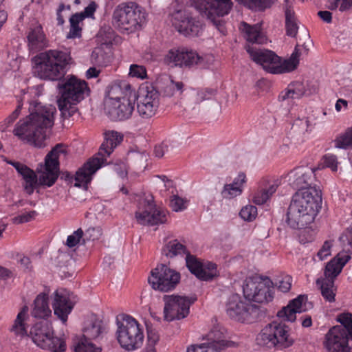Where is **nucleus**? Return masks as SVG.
<instances>
[{"mask_svg":"<svg viewBox=\"0 0 352 352\" xmlns=\"http://www.w3.org/2000/svg\"><path fill=\"white\" fill-rule=\"evenodd\" d=\"M186 201L177 195H174L170 200V206L173 211L178 212L184 210Z\"/></svg>","mask_w":352,"mask_h":352,"instance_id":"obj_51","label":"nucleus"},{"mask_svg":"<svg viewBox=\"0 0 352 352\" xmlns=\"http://www.w3.org/2000/svg\"><path fill=\"white\" fill-rule=\"evenodd\" d=\"M38 59V77L52 81L62 80L73 63L70 49L64 47L41 52Z\"/></svg>","mask_w":352,"mask_h":352,"instance_id":"obj_3","label":"nucleus"},{"mask_svg":"<svg viewBox=\"0 0 352 352\" xmlns=\"http://www.w3.org/2000/svg\"><path fill=\"white\" fill-rule=\"evenodd\" d=\"M332 246V241H326L321 249L318 252V256L320 260L324 259L327 256L330 255V250Z\"/></svg>","mask_w":352,"mask_h":352,"instance_id":"obj_59","label":"nucleus"},{"mask_svg":"<svg viewBox=\"0 0 352 352\" xmlns=\"http://www.w3.org/2000/svg\"><path fill=\"white\" fill-rule=\"evenodd\" d=\"M166 60L181 67L204 69L209 66L212 58L207 55L201 56L192 50L181 48L169 50Z\"/></svg>","mask_w":352,"mask_h":352,"instance_id":"obj_15","label":"nucleus"},{"mask_svg":"<svg viewBox=\"0 0 352 352\" xmlns=\"http://www.w3.org/2000/svg\"><path fill=\"white\" fill-rule=\"evenodd\" d=\"M135 218L141 225L153 226L166 223V214L164 210L156 207L153 198L145 199L135 212Z\"/></svg>","mask_w":352,"mask_h":352,"instance_id":"obj_21","label":"nucleus"},{"mask_svg":"<svg viewBox=\"0 0 352 352\" xmlns=\"http://www.w3.org/2000/svg\"><path fill=\"white\" fill-rule=\"evenodd\" d=\"M323 166L331 169L332 171H336L338 169L337 157L334 155H326L322 158Z\"/></svg>","mask_w":352,"mask_h":352,"instance_id":"obj_54","label":"nucleus"},{"mask_svg":"<svg viewBox=\"0 0 352 352\" xmlns=\"http://www.w3.org/2000/svg\"><path fill=\"white\" fill-rule=\"evenodd\" d=\"M116 337L122 348L134 351L142 346L143 329L135 318L126 314L119 315L116 318Z\"/></svg>","mask_w":352,"mask_h":352,"instance_id":"obj_8","label":"nucleus"},{"mask_svg":"<svg viewBox=\"0 0 352 352\" xmlns=\"http://www.w3.org/2000/svg\"><path fill=\"white\" fill-rule=\"evenodd\" d=\"M129 75L140 79L146 78V69L145 67L136 64L131 65L129 69Z\"/></svg>","mask_w":352,"mask_h":352,"instance_id":"obj_47","label":"nucleus"},{"mask_svg":"<svg viewBox=\"0 0 352 352\" xmlns=\"http://www.w3.org/2000/svg\"><path fill=\"white\" fill-rule=\"evenodd\" d=\"M318 169L319 167H299L294 169L289 174V184L297 190L316 188L313 184L316 180L315 172Z\"/></svg>","mask_w":352,"mask_h":352,"instance_id":"obj_23","label":"nucleus"},{"mask_svg":"<svg viewBox=\"0 0 352 352\" xmlns=\"http://www.w3.org/2000/svg\"><path fill=\"white\" fill-rule=\"evenodd\" d=\"M246 51L254 62L260 65L265 71L272 74L291 72L295 70L299 64L300 52L298 45L290 57L284 60L274 52L267 49L248 46L246 47Z\"/></svg>","mask_w":352,"mask_h":352,"instance_id":"obj_5","label":"nucleus"},{"mask_svg":"<svg viewBox=\"0 0 352 352\" xmlns=\"http://www.w3.org/2000/svg\"><path fill=\"white\" fill-rule=\"evenodd\" d=\"M278 186L279 182L274 181L268 188H262L256 192L253 197L254 203L257 205H262L267 202L271 196L276 191Z\"/></svg>","mask_w":352,"mask_h":352,"instance_id":"obj_36","label":"nucleus"},{"mask_svg":"<svg viewBox=\"0 0 352 352\" xmlns=\"http://www.w3.org/2000/svg\"><path fill=\"white\" fill-rule=\"evenodd\" d=\"M36 215L37 212L35 210H32L16 217L14 219V222L16 223H27L34 219Z\"/></svg>","mask_w":352,"mask_h":352,"instance_id":"obj_57","label":"nucleus"},{"mask_svg":"<svg viewBox=\"0 0 352 352\" xmlns=\"http://www.w3.org/2000/svg\"><path fill=\"white\" fill-rule=\"evenodd\" d=\"M214 94L215 90L212 89H201L192 93L191 100L194 104H199L206 100H210Z\"/></svg>","mask_w":352,"mask_h":352,"instance_id":"obj_40","label":"nucleus"},{"mask_svg":"<svg viewBox=\"0 0 352 352\" xmlns=\"http://www.w3.org/2000/svg\"><path fill=\"white\" fill-rule=\"evenodd\" d=\"M163 300L164 319L167 321H173L186 318L189 314L190 306L197 300V297L164 295Z\"/></svg>","mask_w":352,"mask_h":352,"instance_id":"obj_18","label":"nucleus"},{"mask_svg":"<svg viewBox=\"0 0 352 352\" xmlns=\"http://www.w3.org/2000/svg\"><path fill=\"white\" fill-rule=\"evenodd\" d=\"M27 38L28 48L32 52L40 51L47 46V40L42 25L36 21L30 24Z\"/></svg>","mask_w":352,"mask_h":352,"instance_id":"obj_26","label":"nucleus"},{"mask_svg":"<svg viewBox=\"0 0 352 352\" xmlns=\"http://www.w3.org/2000/svg\"><path fill=\"white\" fill-rule=\"evenodd\" d=\"M246 182V176L243 173H240L234 178L233 182L230 184H226L221 191V195L225 199H232L242 192V186Z\"/></svg>","mask_w":352,"mask_h":352,"instance_id":"obj_33","label":"nucleus"},{"mask_svg":"<svg viewBox=\"0 0 352 352\" xmlns=\"http://www.w3.org/2000/svg\"><path fill=\"white\" fill-rule=\"evenodd\" d=\"M119 92H121L119 86H112L108 92L109 100L105 104L106 113L113 121L129 118L134 110L135 103L130 95L117 96Z\"/></svg>","mask_w":352,"mask_h":352,"instance_id":"obj_12","label":"nucleus"},{"mask_svg":"<svg viewBox=\"0 0 352 352\" xmlns=\"http://www.w3.org/2000/svg\"><path fill=\"white\" fill-rule=\"evenodd\" d=\"M285 22L296 21L295 12L292 9L293 0H285Z\"/></svg>","mask_w":352,"mask_h":352,"instance_id":"obj_52","label":"nucleus"},{"mask_svg":"<svg viewBox=\"0 0 352 352\" xmlns=\"http://www.w3.org/2000/svg\"><path fill=\"white\" fill-rule=\"evenodd\" d=\"M186 352H216V349L208 346L206 343L191 344L187 348Z\"/></svg>","mask_w":352,"mask_h":352,"instance_id":"obj_56","label":"nucleus"},{"mask_svg":"<svg viewBox=\"0 0 352 352\" xmlns=\"http://www.w3.org/2000/svg\"><path fill=\"white\" fill-rule=\"evenodd\" d=\"M61 154H67L65 146L63 144H56L47 154L45 157L44 171L38 178L40 186L50 187L54 184L59 175L58 158Z\"/></svg>","mask_w":352,"mask_h":352,"instance_id":"obj_20","label":"nucleus"},{"mask_svg":"<svg viewBox=\"0 0 352 352\" xmlns=\"http://www.w3.org/2000/svg\"><path fill=\"white\" fill-rule=\"evenodd\" d=\"M189 251L177 239L166 242L162 249V254L168 258H174L179 255H186Z\"/></svg>","mask_w":352,"mask_h":352,"instance_id":"obj_34","label":"nucleus"},{"mask_svg":"<svg viewBox=\"0 0 352 352\" xmlns=\"http://www.w3.org/2000/svg\"><path fill=\"white\" fill-rule=\"evenodd\" d=\"M102 321L96 316H91L85 323L82 340H91L99 338L102 333Z\"/></svg>","mask_w":352,"mask_h":352,"instance_id":"obj_31","label":"nucleus"},{"mask_svg":"<svg viewBox=\"0 0 352 352\" xmlns=\"http://www.w3.org/2000/svg\"><path fill=\"white\" fill-rule=\"evenodd\" d=\"M130 96L133 102L137 100L138 102L155 103L159 105V93L152 85H144L139 88L138 94L135 91H130Z\"/></svg>","mask_w":352,"mask_h":352,"instance_id":"obj_29","label":"nucleus"},{"mask_svg":"<svg viewBox=\"0 0 352 352\" xmlns=\"http://www.w3.org/2000/svg\"><path fill=\"white\" fill-rule=\"evenodd\" d=\"M58 81L57 87L60 94L57 100L58 107L61 116L69 118L77 112L76 104L85 98L89 89L85 80L78 79L74 76Z\"/></svg>","mask_w":352,"mask_h":352,"instance_id":"obj_6","label":"nucleus"},{"mask_svg":"<svg viewBox=\"0 0 352 352\" xmlns=\"http://www.w3.org/2000/svg\"><path fill=\"white\" fill-rule=\"evenodd\" d=\"M48 294L45 292L39 294L34 300L31 315L36 318L46 319L52 314L49 306Z\"/></svg>","mask_w":352,"mask_h":352,"instance_id":"obj_30","label":"nucleus"},{"mask_svg":"<svg viewBox=\"0 0 352 352\" xmlns=\"http://www.w3.org/2000/svg\"><path fill=\"white\" fill-rule=\"evenodd\" d=\"M348 331L344 328L332 327L325 335L324 346L328 352H350L351 347L349 344L350 336L346 334Z\"/></svg>","mask_w":352,"mask_h":352,"instance_id":"obj_22","label":"nucleus"},{"mask_svg":"<svg viewBox=\"0 0 352 352\" xmlns=\"http://www.w3.org/2000/svg\"><path fill=\"white\" fill-rule=\"evenodd\" d=\"M28 310V309L26 306L22 308L21 311L17 314L16 318L10 328V331L16 336L20 337L21 338L28 337L29 334L26 329L25 323Z\"/></svg>","mask_w":352,"mask_h":352,"instance_id":"obj_35","label":"nucleus"},{"mask_svg":"<svg viewBox=\"0 0 352 352\" xmlns=\"http://www.w3.org/2000/svg\"><path fill=\"white\" fill-rule=\"evenodd\" d=\"M74 303L64 291L56 290L53 294L54 314L63 323L67 321L68 316L74 308Z\"/></svg>","mask_w":352,"mask_h":352,"instance_id":"obj_24","label":"nucleus"},{"mask_svg":"<svg viewBox=\"0 0 352 352\" xmlns=\"http://www.w3.org/2000/svg\"><path fill=\"white\" fill-rule=\"evenodd\" d=\"M189 3L202 18L218 28L221 25L219 18L228 14L233 6L232 0H189Z\"/></svg>","mask_w":352,"mask_h":352,"instance_id":"obj_13","label":"nucleus"},{"mask_svg":"<svg viewBox=\"0 0 352 352\" xmlns=\"http://www.w3.org/2000/svg\"><path fill=\"white\" fill-rule=\"evenodd\" d=\"M336 147L346 149L352 146V127L348 129L346 132L337 138L335 140Z\"/></svg>","mask_w":352,"mask_h":352,"instance_id":"obj_42","label":"nucleus"},{"mask_svg":"<svg viewBox=\"0 0 352 352\" xmlns=\"http://www.w3.org/2000/svg\"><path fill=\"white\" fill-rule=\"evenodd\" d=\"M241 29L245 34V38L250 43L263 44L267 41L265 36L261 31V25L258 23L250 25L242 22Z\"/></svg>","mask_w":352,"mask_h":352,"instance_id":"obj_32","label":"nucleus"},{"mask_svg":"<svg viewBox=\"0 0 352 352\" xmlns=\"http://www.w3.org/2000/svg\"><path fill=\"white\" fill-rule=\"evenodd\" d=\"M21 176L24 180L23 184L24 190L29 195H32L34 189L40 186L37 175L34 170L29 168L28 170L25 171Z\"/></svg>","mask_w":352,"mask_h":352,"instance_id":"obj_37","label":"nucleus"},{"mask_svg":"<svg viewBox=\"0 0 352 352\" xmlns=\"http://www.w3.org/2000/svg\"><path fill=\"white\" fill-rule=\"evenodd\" d=\"M28 337L40 349L47 350L54 349L56 344L63 349V340L54 335V331L51 322L43 320L33 324L29 331Z\"/></svg>","mask_w":352,"mask_h":352,"instance_id":"obj_17","label":"nucleus"},{"mask_svg":"<svg viewBox=\"0 0 352 352\" xmlns=\"http://www.w3.org/2000/svg\"><path fill=\"white\" fill-rule=\"evenodd\" d=\"M256 340L258 345L278 349L287 348L294 342L289 338L288 327L276 321L266 325L257 336Z\"/></svg>","mask_w":352,"mask_h":352,"instance_id":"obj_11","label":"nucleus"},{"mask_svg":"<svg viewBox=\"0 0 352 352\" xmlns=\"http://www.w3.org/2000/svg\"><path fill=\"white\" fill-rule=\"evenodd\" d=\"M180 278L181 275L178 272L165 264H160L151 270L148 281L153 289L169 292L175 289Z\"/></svg>","mask_w":352,"mask_h":352,"instance_id":"obj_16","label":"nucleus"},{"mask_svg":"<svg viewBox=\"0 0 352 352\" xmlns=\"http://www.w3.org/2000/svg\"><path fill=\"white\" fill-rule=\"evenodd\" d=\"M225 310L230 318L241 322L253 323L261 320L266 316L264 308L243 301L237 294L229 296Z\"/></svg>","mask_w":352,"mask_h":352,"instance_id":"obj_9","label":"nucleus"},{"mask_svg":"<svg viewBox=\"0 0 352 352\" xmlns=\"http://www.w3.org/2000/svg\"><path fill=\"white\" fill-rule=\"evenodd\" d=\"M91 62L94 65L104 66L107 63L104 51L100 47H96L91 52Z\"/></svg>","mask_w":352,"mask_h":352,"instance_id":"obj_44","label":"nucleus"},{"mask_svg":"<svg viewBox=\"0 0 352 352\" xmlns=\"http://www.w3.org/2000/svg\"><path fill=\"white\" fill-rule=\"evenodd\" d=\"M75 352H101L100 348L96 346L90 341L80 339L76 346L74 347Z\"/></svg>","mask_w":352,"mask_h":352,"instance_id":"obj_45","label":"nucleus"},{"mask_svg":"<svg viewBox=\"0 0 352 352\" xmlns=\"http://www.w3.org/2000/svg\"><path fill=\"white\" fill-rule=\"evenodd\" d=\"M239 214L245 221H251L257 215V208L252 205L246 206L241 210Z\"/></svg>","mask_w":352,"mask_h":352,"instance_id":"obj_46","label":"nucleus"},{"mask_svg":"<svg viewBox=\"0 0 352 352\" xmlns=\"http://www.w3.org/2000/svg\"><path fill=\"white\" fill-rule=\"evenodd\" d=\"M350 258V255L345 252L338 253L327 264L324 270L325 278L316 280V285L320 287L321 294L325 300L329 302L335 301L334 278L341 272Z\"/></svg>","mask_w":352,"mask_h":352,"instance_id":"obj_10","label":"nucleus"},{"mask_svg":"<svg viewBox=\"0 0 352 352\" xmlns=\"http://www.w3.org/2000/svg\"><path fill=\"white\" fill-rule=\"evenodd\" d=\"M169 15L175 28L186 36H196L201 32L203 23L188 8H171Z\"/></svg>","mask_w":352,"mask_h":352,"instance_id":"obj_14","label":"nucleus"},{"mask_svg":"<svg viewBox=\"0 0 352 352\" xmlns=\"http://www.w3.org/2000/svg\"><path fill=\"white\" fill-rule=\"evenodd\" d=\"M30 111L28 116L17 122L13 133L21 140L41 148L46 138V130L54 125L56 109L52 105L35 102L30 104Z\"/></svg>","mask_w":352,"mask_h":352,"instance_id":"obj_1","label":"nucleus"},{"mask_svg":"<svg viewBox=\"0 0 352 352\" xmlns=\"http://www.w3.org/2000/svg\"><path fill=\"white\" fill-rule=\"evenodd\" d=\"M185 261L187 268L199 279L210 280L214 277V274L212 272H207L206 270L204 268L201 261L189 252L186 255Z\"/></svg>","mask_w":352,"mask_h":352,"instance_id":"obj_28","label":"nucleus"},{"mask_svg":"<svg viewBox=\"0 0 352 352\" xmlns=\"http://www.w3.org/2000/svg\"><path fill=\"white\" fill-rule=\"evenodd\" d=\"M309 126V121L307 118L297 119L293 124V128H299L302 131H307Z\"/></svg>","mask_w":352,"mask_h":352,"instance_id":"obj_61","label":"nucleus"},{"mask_svg":"<svg viewBox=\"0 0 352 352\" xmlns=\"http://www.w3.org/2000/svg\"><path fill=\"white\" fill-rule=\"evenodd\" d=\"M287 35L295 37L298 33V27L296 21L285 22Z\"/></svg>","mask_w":352,"mask_h":352,"instance_id":"obj_60","label":"nucleus"},{"mask_svg":"<svg viewBox=\"0 0 352 352\" xmlns=\"http://www.w3.org/2000/svg\"><path fill=\"white\" fill-rule=\"evenodd\" d=\"M102 235L101 229L98 228H89L83 234L82 241H96L100 239Z\"/></svg>","mask_w":352,"mask_h":352,"instance_id":"obj_48","label":"nucleus"},{"mask_svg":"<svg viewBox=\"0 0 352 352\" xmlns=\"http://www.w3.org/2000/svg\"><path fill=\"white\" fill-rule=\"evenodd\" d=\"M206 339L208 341L206 344L216 349V352L236 346L234 342L226 340V329L219 324L213 327L206 335Z\"/></svg>","mask_w":352,"mask_h":352,"instance_id":"obj_25","label":"nucleus"},{"mask_svg":"<svg viewBox=\"0 0 352 352\" xmlns=\"http://www.w3.org/2000/svg\"><path fill=\"white\" fill-rule=\"evenodd\" d=\"M84 232L81 228H78L74 233L67 236V245L69 248L76 246L81 239H83Z\"/></svg>","mask_w":352,"mask_h":352,"instance_id":"obj_49","label":"nucleus"},{"mask_svg":"<svg viewBox=\"0 0 352 352\" xmlns=\"http://www.w3.org/2000/svg\"><path fill=\"white\" fill-rule=\"evenodd\" d=\"M292 99H298L305 94V89L300 82L292 83L289 85Z\"/></svg>","mask_w":352,"mask_h":352,"instance_id":"obj_50","label":"nucleus"},{"mask_svg":"<svg viewBox=\"0 0 352 352\" xmlns=\"http://www.w3.org/2000/svg\"><path fill=\"white\" fill-rule=\"evenodd\" d=\"M123 137L116 131L104 133V140L98 153L89 159L76 173L74 186L87 188L92 175L104 164H107L106 156H109L113 149L122 141Z\"/></svg>","mask_w":352,"mask_h":352,"instance_id":"obj_4","label":"nucleus"},{"mask_svg":"<svg viewBox=\"0 0 352 352\" xmlns=\"http://www.w3.org/2000/svg\"><path fill=\"white\" fill-rule=\"evenodd\" d=\"M340 239L343 243L346 241L347 244L352 249V227L348 228L346 232L340 236Z\"/></svg>","mask_w":352,"mask_h":352,"instance_id":"obj_64","label":"nucleus"},{"mask_svg":"<svg viewBox=\"0 0 352 352\" xmlns=\"http://www.w3.org/2000/svg\"><path fill=\"white\" fill-rule=\"evenodd\" d=\"M82 17V16L77 12L72 15L69 19L70 30L67 38H74L81 36L82 28L79 26V23L84 20Z\"/></svg>","mask_w":352,"mask_h":352,"instance_id":"obj_38","label":"nucleus"},{"mask_svg":"<svg viewBox=\"0 0 352 352\" xmlns=\"http://www.w3.org/2000/svg\"><path fill=\"white\" fill-rule=\"evenodd\" d=\"M98 7V6L95 1H91L82 12L77 13L82 16V18L83 19L85 18H94V15Z\"/></svg>","mask_w":352,"mask_h":352,"instance_id":"obj_55","label":"nucleus"},{"mask_svg":"<svg viewBox=\"0 0 352 352\" xmlns=\"http://www.w3.org/2000/svg\"><path fill=\"white\" fill-rule=\"evenodd\" d=\"M292 278L290 276H285L278 279L276 283L279 290L283 292H287L292 286Z\"/></svg>","mask_w":352,"mask_h":352,"instance_id":"obj_53","label":"nucleus"},{"mask_svg":"<svg viewBox=\"0 0 352 352\" xmlns=\"http://www.w3.org/2000/svg\"><path fill=\"white\" fill-rule=\"evenodd\" d=\"M145 21L144 9L135 2L121 3L113 12L112 24L123 34H128L140 29Z\"/></svg>","mask_w":352,"mask_h":352,"instance_id":"obj_7","label":"nucleus"},{"mask_svg":"<svg viewBox=\"0 0 352 352\" xmlns=\"http://www.w3.org/2000/svg\"><path fill=\"white\" fill-rule=\"evenodd\" d=\"M307 298L300 295L297 298L290 300L288 305L283 307L277 313V316L285 321L294 322L296 319V314H300L306 311L305 301Z\"/></svg>","mask_w":352,"mask_h":352,"instance_id":"obj_27","label":"nucleus"},{"mask_svg":"<svg viewBox=\"0 0 352 352\" xmlns=\"http://www.w3.org/2000/svg\"><path fill=\"white\" fill-rule=\"evenodd\" d=\"M337 320L341 325L334 326L333 327H344L348 331L346 334L350 336L352 341V314L349 313L340 314Z\"/></svg>","mask_w":352,"mask_h":352,"instance_id":"obj_43","label":"nucleus"},{"mask_svg":"<svg viewBox=\"0 0 352 352\" xmlns=\"http://www.w3.org/2000/svg\"><path fill=\"white\" fill-rule=\"evenodd\" d=\"M100 34L101 36L105 35V42L111 41L115 36L114 31L110 27H107L102 28L100 31Z\"/></svg>","mask_w":352,"mask_h":352,"instance_id":"obj_63","label":"nucleus"},{"mask_svg":"<svg viewBox=\"0 0 352 352\" xmlns=\"http://www.w3.org/2000/svg\"><path fill=\"white\" fill-rule=\"evenodd\" d=\"M272 283L267 278L265 280L248 278L243 285L244 297L258 303H267L272 300Z\"/></svg>","mask_w":352,"mask_h":352,"instance_id":"obj_19","label":"nucleus"},{"mask_svg":"<svg viewBox=\"0 0 352 352\" xmlns=\"http://www.w3.org/2000/svg\"><path fill=\"white\" fill-rule=\"evenodd\" d=\"M236 1L255 10H264L270 6V0H236Z\"/></svg>","mask_w":352,"mask_h":352,"instance_id":"obj_41","label":"nucleus"},{"mask_svg":"<svg viewBox=\"0 0 352 352\" xmlns=\"http://www.w3.org/2000/svg\"><path fill=\"white\" fill-rule=\"evenodd\" d=\"M322 205L319 188L297 190L293 195L287 212L286 222L293 229H302L311 223Z\"/></svg>","mask_w":352,"mask_h":352,"instance_id":"obj_2","label":"nucleus"},{"mask_svg":"<svg viewBox=\"0 0 352 352\" xmlns=\"http://www.w3.org/2000/svg\"><path fill=\"white\" fill-rule=\"evenodd\" d=\"M159 105L155 103L151 104L148 102H137V109L140 116L144 119H148L153 117L158 108Z\"/></svg>","mask_w":352,"mask_h":352,"instance_id":"obj_39","label":"nucleus"},{"mask_svg":"<svg viewBox=\"0 0 352 352\" xmlns=\"http://www.w3.org/2000/svg\"><path fill=\"white\" fill-rule=\"evenodd\" d=\"M129 155L133 160L139 164H144L147 161L148 157V153L145 151H131Z\"/></svg>","mask_w":352,"mask_h":352,"instance_id":"obj_58","label":"nucleus"},{"mask_svg":"<svg viewBox=\"0 0 352 352\" xmlns=\"http://www.w3.org/2000/svg\"><path fill=\"white\" fill-rule=\"evenodd\" d=\"M159 338V334L155 329L147 327V342L149 344H155Z\"/></svg>","mask_w":352,"mask_h":352,"instance_id":"obj_62","label":"nucleus"}]
</instances>
